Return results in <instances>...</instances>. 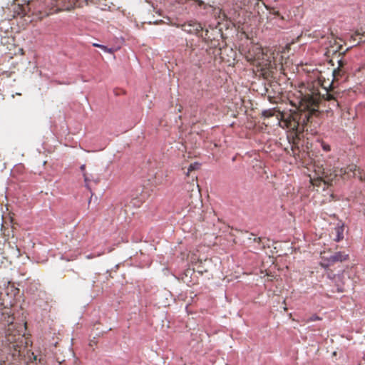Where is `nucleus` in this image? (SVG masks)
Returning a JSON list of instances; mask_svg holds the SVG:
<instances>
[{
	"instance_id": "4468645a",
	"label": "nucleus",
	"mask_w": 365,
	"mask_h": 365,
	"mask_svg": "<svg viewBox=\"0 0 365 365\" xmlns=\"http://www.w3.org/2000/svg\"><path fill=\"white\" fill-rule=\"evenodd\" d=\"M321 145L322 146L323 150L326 152L330 151V146L327 144H325L324 142L321 141Z\"/></svg>"
},
{
	"instance_id": "0eeeda50",
	"label": "nucleus",
	"mask_w": 365,
	"mask_h": 365,
	"mask_svg": "<svg viewBox=\"0 0 365 365\" xmlns=\"http://www.w3.org/2000/svg\"><path fill=\"white\" fill-rule=\"evenodd\" d=\"M211 264L210 259H206L202 261H200L197 264H196V267L197 269L198 272L203 273L207 272L208 271V267Z\"/></svg>"
},
{
	"instance_id": "f03ea898",
	"label": "nucleus",
	"mask_w": 365,
	"mask_h": 365,
	"mask_svg": "<svg viewBox=\"0 0 365 365\" xmlns=\"http://www.w3.org/2000/svg\"><path fill=\"white\" fill-rule=\"evenodd\" d=\"M323 48L324 61H327L331 66H334L335 63L337 67L332 71L333 81H339L340 80H346L347 78V62L344 60L345 52L349 50L343 51L341 44L336 42V38L334 37L333 34L331 33L329 36H321V48Z\"/></svg>"
},
{
	"instance_id": "4be33fe9",
	"label": "nucleus",
	"mask_w": 365,
	"mask_h": 365,
	"mask_svg": "<svg viewBox=\"0 0 365 365\" xmlns=\"http://www.w3.org/2000/svg\"><path fill=\"white\" fill-rule=\"evenodd\" d=\"M33 359L35 361L36 359V356H34Z\"/></svg>"
},
{
	"instance_id": "1a4fd4ad",
	"label": "nucleus",
	"mask_w": 365,
	"mask_h": 365,
	"mask_svg": "<svg viewBox=\"0 0 365 365\" xmlns=\"http://www.w3.org/2000/svg\"><path fill=\"white\" fill-rule=\"evenodd\" d=\"M93 46H95V47L100 48L104 52L110 53H113L115 51V49H114L113 48H108L107 46H106L104 45L99 44V43H94L93 44Z\"/></svg>"
},
{
	"instance_id": "412c9836",
	"label": "nucleus",
	"mask_w": 365,
	"mask_h": 365,
	"mask_svg": "<svg viewBox=\"0 0 365 365\" xmlns=\"http://www.w3.org/2000/svg\"><path fill=\"white\" fill-rule=\"evenodd\" d=\"M313 319H318L319 318H318V317H317V316H314V317H313Z\"/></svg>"
},
{
	"instance_id": "f3484780",
	"label": "nucleus",
	"mask_w": 365,
	"mask_h": 365,
	"mask_svg": "<svg viewBox=\"0 0 365 365\" xmlns=\"http://www.w3.org/2000/svg\"><path fill=\"white\" fill-rule=\"evenodd\" d=\"M274 56L276 57L275 61L274 62V61L272 60V63L275 64L277 61L279 62V63H282V61H280V60H277V56H279V53H274Z\"/></svg>"
},
{
	"instance_id": "aec40b11",
	"label": "nucleus",
	"mask_w": 365,
	"mask_h": 365,
	"mask_svg": "<svg viewBox=\"0 0 365 365\" xmlns=\"http://www.w3.org/2000/svg\"><path fill=\"white\" fill-rule=\"evenodd\" d=\"M92 197H93V194L91 195V198H90V200H89V202H88L89 203H90V202H91V201L92 200Z\"/></svg>"
},
{
	"instance_id": "7ed1b4c3",
	"label": "nucleus",
	"mask_w": 365,
	"mask_h": 365,
	"mask_svg": "<svg viewBox=\"0 0 365 365\" xmlns=\"http://www.w3.org/2000/svg\"><path fill=\"white\" fill-rule=\"evenodd\" d=\"M349 259V255L344 252H338L334 253H329L321 252V267L328 269L326 274H324L328 279H330L334 283V287L331 290L332 292H344L346 291V283L343 280L344 273L341 275L332 273V270L329 269L331 267H340L342 262Z\"/></svg>"
},
{
	"instance_id": "423d86ee",
	"label": "nucleus",
	"mask_w": 365,
	"mask_h": 365,
	"mask_svg": "<svg viewBox=\"0 0 365 365\" xmlns=\"http://www.w3.org/2000/svg\"><path fill=\"white\" fill-rule=\"evenodd\" d=\"M182 29L189 34H196L202 30V26L200 24L195 21H190L187 24L182 25Z\"/></svg>"
},
{
	"instance_id": "6e6552de",
	"label": "nucleus",
	"mask_w": 365,
	"mask_h": 365,
	"mask_svg": "<svg viewBox=\"0 0 365 365\" xmlns=\"http://www.w3.org/2000/svg\"><path fill=\"white\" fill-rule=\"evenodd\" d=\"M309 180L314 187H315V186L318 187L319 185V176L318 173H315L314 176H312L311 175H309Z\"/></svg>"
},
{
	"instance_id": "f8f14e48",
	"label": "nucleus",
	"mask_w": 365,
	"mask_h": 365,
	"mask_svg": "<svg viewBox=\"0 0 365 365\" xmlns=\"http://www.w3.org/2000/svg\"><path fill=\"white\" fill-rule=\"evenodd\" d=\"M355 36H365V31L362 28L356 31L355 34L351 36L353 41H356Z\"/></svg>"
},
{
	"instance_id": "ddd939ff",
	"label": "nucleus",
	"mask_w": 365,
	"mask_h": 365,
	"mask_svg": "<svg viewBox=\"0 0 365 365\" xmlns=\"http://www.w3.org/2000/svg\"><path fill=\"white\" fill-rule=\"evenodd\" d=\"M200 166V164L195 162L194 163H192L190 165L189 168H188V171H187V173L191 171V170H195V169H198Z\"/></svg>"
},
{
	"instance_id": "9b49d317",
	"label": "nucleus",
	"mask_w": 365,
	"mask_h": 365,
	"mask_svg": "<svg viewBox=\"0 0 365 365\" xmlns=\"http://www.w3.org/2000/svg\"><path fill=\"white\" fill-rule=\"evenodd\" d=\"M312 103L311 104V106L312 107L311 108L312 113H314L315 112H318V103L317 102V99L312 98Z\"/></svg>"
},
{
	"instance_id": "20e7f679",
	"label": "nucleus",
	"mask_w": 365,
	"mask_h": 365,
	"mask_svg": "<svg viewBox=\"0 0 365 365\" xmlns=\"http://www.w3.org/2000/svg\"><path fill=\"white\" fill-rule=\"evenodd\" d=\"M324 222L322 229L324 232L321 233V238L324 239V245L331 242H339L344 238V223L339 220L335 215H329L327 217H322Z\"/></svg>"
},
{
	"instance_id": "f257e3e1",
	"label": "nucleus",
	"mask_w": 365,
	"mask_h": 365,
	"mask_svg": "<svg viewBox=\"0 0 365 365\" xmlns=\"http://www.w3.org/2000/svg\"><path fill=\"white\" fill-rule=\"evenodd\" d=\"M336 160L334 156H329L327 160L325 162V168L324 165H321L323 171L321 172V187L323 185L327 188L323 187L321 197L322 200L321 202L325 203L333 200L334 198L333 190L331 189L332 182L336 181L339 178L344 180L350 178L351 177L358 176L361 180L365 181V175H362L359 168L356 165H349L345 168H337L334 166Z\"/></svg>"
},
{
	"instance_id": "9d476101",
	"label": "nucleus",
	"mask_w": 365,
	"mask_h": 365,
	"mask_svg": "<svg viewBox=\"0 0 365 365\" xmlns=\"http://www.w3.org/2000/svg\"><path fill=\"white\" fill-rule=\"evenodd\" d=\"M321 87H323L324 88V90H325V93L324 94H322L321 93V98H325L326 100H328V101L331 99L332 97L329 93L327 88L324 85V82H323L322 79H321Z\"/></svg>"
},
{
	"instance_id": "6ab92c4d",
	"label": "nucleus",
	"mask_w": 365,
	"mask_h": 365,
	"mask_svg": "<svg viewBox=\"0 0 365 365\" xmlns=\"http://www.w3.org/2000/svg\"><path fill=\"white\" fill-rule=\"evenodd\" d=\"M85 168H86L85 164H83L82 165H81L80 169H81V170L83 171L85 170Z\"/></svg>"
},
{
	"instance_id": "2eb2a0df",
	"label": "nucleus",
	"mask_w": 365,
	"mask_h": 365,
	"mask_svg": "<svg viewBox=\"0 0 365 365\" xmlns=\"http://www.w3.org/2000/svg\"><path fill=\"white\" fill-rule=\"evenodd\" d=\"M248 240H253V241H260V237L257 238V237H255L254 234L251 233L249 235Z\"/></svg>"
},
{
	"instance_id": "dca6fc26",
	"label": "nucleus",
	"mask_w": 365,
	"mask_h": 365,
	"mask_svg": "<svg viewBox=\"0 0 365 365\" xmlns=\"http://www.w3.org/2000/svg\"><path fill=\"white\" fill-rule=\"evenodd\" d=\"M274 56L276 57L275 61L274 62V61L272 60V63L275 64L277 61L279 62V63H282V61H280V60H277V56H279V53H274Z\"/></svg>"
},
{
	"instance_id": "a211bd4d",
	"label": "nucleus",
	"mask_w": 365,
	"mask_h": 365,
	"mask_svg": "<svg viewBox=\"0 0 365 365\" xmlns=\"http://www.w3.org/2000/svg\"><path fill=\"white\" fill-rule=\"evenodd\" d=\"M83 177H84V181L86 182V187L89 188L88 185L87 184L88 178L85 173H83Z\"/></svg>"
},
{
	"instance_id": "39448f33",
	"label": "nucleus",
	"mask_w": 365,
	"mask_h": 365,
	"mask_svg": "<svg viewBox=\"0 0 365 365\" xmlns=\"http://www.w3.org/2000/svg\"><path fill=\"white\" fill-rule=\"evenodd\" d=\"M275 58L274 51L269 49L265 53L258 46H255L252 51H250L247 56L248 61L256 63L262 69L271 68L272 60L274 62Z\"/></svg>"
}]
</instances>
